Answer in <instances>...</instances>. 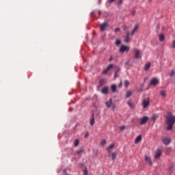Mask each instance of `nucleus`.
I'll return each instance as SVG.
<instances>
[{
    "mask_svg": "<svg viewBox=\"0 0 175 175\" xmlns=\"http://www.w3.org/2000/svg\"><path fill=\"white\" fill-rule=\"evenodd\" d=\"M157 28H159V25H157Z\"/></svg>",
    "mask_w": 175,
    "mask_h": 175,
    "instance_id": "09e8293b",
    "label": "nucleus"
},
{
    "mask_svg": "<svg viewBox=\"0 0 175 175\" xmlns=\"http://www.w3.org/2000/svg\"><path fill=\"white\" fill-rule=\"evenodd\" d=\"M140 92H142V90H140Z\"/></svg>",
    "mask_w": 175,
    "mask_h": 175,
    "instance_id": "3c124183",
    "label": "nucleus"
},
{
    "mask_svg": "<svg viewBox=\"0 0 175 175\" xmlns=\"http://www.w3.org/2000/svg\"><path fill=\"white\" fill-rule=\"evenodd\" d=\"M142 105L143 108L146 109V107H147L148 105H150V98H144L142 100Z\"/></svg>",
    "mask_w": 175,
    "mask_h": 175,
    "instance_id": "423d86ee",
    "label": "nucleus"
},
{
    "mask_svg": "<svg viewBox=\"0 0 175 175\" xmlns=\"http://www.w3.org/2000/svg\"><path fill=\"white\" fill-rule=\"evenodd\" d=\"M160 95H161V96H163V98H165V96H166V92H165V91H163V90H161V91L160 92Z\"/></svg>",
    "mask_w": 175,
    "mask_h": 175,
    "instance_id": "a878e982",
    "label": "nucleus"
},
{
    "mask_svg": "<svg viewBox=\"0 0 175 175\" xmlns=\"http://www.w3.org/2000/svg\"><path fill=\"white\" fill-rule=\"evenodd\" d=\"M109 154H108V157L109 158H111V161H116V158H117V152H108Z\"/></svg>",
    "mask_w": 175,
    "mask_h": 175,
    "instance_id": "0eeeda50",
    "label": "nucleus"
},
{
    "mask_svg": "<svg viewBox=\"0 0 175 175\" xmlns=\"http://www.w3.org/2000/svg\"><path fill=\"white\" fill-rule=\"evenodd\" d=\"M150 66H151V63L146 64L144 67V70H146V72H147V70H148V69H150Z\"/></svg>",
    "mask_w": 175,
    "mask_h": 175,
    "instance_id": "5701e85b",
    "label": "nucleus"
},
{
    "mask_svg": "<svg viewBox=\"0 0 175 175\" xmlns=\"http://www.w3.org/2000/svg\"><path fill=\"white\" fill-rule=\"evenodd\" d=\"M118 77V74L117 72H115L114 79H117Z\"/></svg>",
    "mask_w": 175,
    "mask_h": 175,
    "instance_id": "ea45409f",
    "label": "nucleus"
},
{
    "mask_svg": "<svg viewBox=\"0 0 175 175\" xmlns=\"http://www.w3.org/2000/svg\"><path fill=\"white\" fill-rule=\"evenodd\" d=\"M130 96H132V91L129 90L126 93L125 98H130Z\"/></svg>",
    "mask_w": 175,
    "mask_h": 175,
    "instance_id": "4be33fe9",
    "label": "nucleus"
},
{
    "mask_svg": "<svg viewBox=\"0 0 175 175\" xmlns=\"http://www.w3.org/2000/svg\"><path fill=\"white\" fill-rule=\"evenodd\" d=\"M121 85H122V82H120V83L119 84V87H121Z\"/></svg>",
    "mask_w": 175,
    "mask_h": 175,
    "instance_id": "c03bdc74",
    "label": "nucleus"
},
{
    "mask_svg": "<svg viewBox=\"0 0 175 175\" xmlns=\"http://www.w3.org/2000/svg\"><path fill=\"white\" fill-rule=\"evenodd\" d=\"M107 25H108L107 23H106V22L100 25V30L101 31V32H103V31H105V29H106Z\"/></svg>",
    "mask_w": 175,
    "mask_h": 175,
    "instance_id": "9b49d317",
    "label": "nucleus"
},
{
    "mask_svg": "<svg viewBox=\"0 0 175 175\" xmlns=\"http://www.w3.org/2000/svg\"><path fill=\"white\" fill-rule=\"evenodd\" d=\"M151 1H152V0H148V2H151Z\"/></svg>",
    "mask_w": 175,
    "mask_h": 175,
    "instance_id": "49530a36",
    "label": "nucleus"
},
{
    "mask_svg": "<svg viewBox=\"0 0 175 175\" xmlns=\"http://www.w3.org/2000/svg\"><path fill=\"white\" fill-rule=\"evenodd\" d=\"M142 57V53L139 49H134V59H140Z\"/></svg>",
    "mask_w": 175,
    "mask_h": 175,
    "instance_id": "20e7f679",
    "label": "nucleus"
},
{
    "mask_svg": "<svg viewBox=\"0 0 175 175\" xmlns=\"http://www.w3.org/2000/svg\"><path fill=\"white\" fill-rule=\"evenodd\" d=\"M161 155H162V151L161 149H157L154 155V159H159L161 158Z\"/></svg>",
    "mask_w": 175,
    "mask_h": 175,
    "instance_id": "1a4fd4ad",
    "label": "nucleus"
},
{
    "mask_svg": "<svg viewBox=\"0 0 175 175\" xmlns=\"http://www.w3.org/2000/svg\"><path fill=\"white\" fill-rule=\"evenodd\" d=\"M79 143H80V141L79 139H75L74 144L75 147H77V146H79Z\"/></svg>",
    "mask_w": 175,
    "mask_h": 175,
    "instance_id": "cd10ccee",
    "label": "nucleus"
},
{
    "mask_svg": "<svg viewBox=\"0 0 175 175\" xmlns=\"http://www.w3.org/2000/svg\"><path fill=\"white\" fill-rule=\"evenodd\" d=\"M108 3H113L114 2V0H107Z\"/></svg>",
    "mask_w": 175,
    "mask_h": 175,
    "instance_id": "58836bf2",
    "label": "nucleus"
},
{
    "mask_svg": "<svg viewBox=\"0 0 175 175\" xmlns=\"http://www.w3.org/2000/svg\"><path fill=\"white\" fill-rule=\"evenodd\" d=\"M172 49H175V40L172 41Z\"/></svg>",
    "mask_w": 175,
    "mask_h": 175,
    "instance_id": "f704fd0d",
    "label": "nucleus"
},
{
    "mask_svg": "<svg viewBox=\"0 0 175 175\" xmlns=\"http://www.w3.org/2000/svg\"><path fill=\"white\" fill-rule=\"evenodd\" d=\"M158 118V116L157 115H153L152 116V120H153V121H155V120H157Z\"/></svg>",
    "mask_w": 175,
    "mask_h": 175,
    "instance_id": "2f4dec72",
    "label": "nucleus"
},
{
    "mask_svg": "<svg viewBox=\"0 0 175 175\" xmlns=\"http://www.w3.org/2000/svg\"><path fill=\"white\" fill-rule=\"evenodd\" d=\"M159 42H163V40H165V35L159 34Z\"/></svg>",
    "mask_w": 175,
    "mask_h": 175,
    "instance_id": "412c9836",
    "label": "nucleus"
},
{
    "mask_svg": "<svg viewBox=\"0 0 175 175\" xmlns=\"http://www.w3.org/2000/svg\"><path fill=\"white\" fill-rule=\"evenodd\" d=\"M98 14H100V12H98Z\"/></svg>",
    "mask_w": 175,
    "mask_h": 175,
    "instance_id": "8fccbe9b",
    "label": "nucleus"
},
{
    "mask_svg": "<svg viewBox=\"0 0 175 175\" xmlns=\"http://www.w3.org/2000/svg\"><path fill=\"white\" fill-rule=\"evenodd\" d=\"M145 161H146V162H148L149 165H150V166H152V161H151V157L146 155L145 156Z\"/></svg>",
    "mask_w": 175,
    "mask_h": 175,
    "instance_id": "2eb2a0df",
    "label": "nucleus"
},
{
    "mask_svg": "<svg viewBox=\"0 0 175 175\" xmlns=\"http://www.w3.org/2000/svg\"><path fill=\"white\" fill-rule=\"evenodd\" d=\"M127 105H128V106H129L130 108L135 109V104H133V103H132V101L129 100L127 102Z\"/></svg>",
    "mask_w": 175,
    "mask_h": 175,
    "instance_id": "6ab92c4d",
    "label": "nucleus"
},
{
    "mask_svg": "<svg viewBox=\"0 0 175 175\" xmlns=\"http://www.w3.org/2000/svg\"><path fill=\"white\" fill-rule=\"evenodd\" d=\"M148 121V117L144 116L140 120V124L141 125H144Z\"/></svg>",
    "mask_w": 175,
    "mask_h": 175,
    "instance_id": "ddd939ff",
    "label": "nucleus"
},
{
    "mask_svg": "<svg viewBox=\"0 0 175 175\" xmlns=\"http://www.w3.org/2000/svg\"><path fill=\"white\" fill-rule=\"evenodd\" d=\"M114 144H110L107 148V151H108V152H111V148H114Z\"/></svg>",
    "mask_w": 175,
    "mask_h": 175,
    "instance_id": "aec40b11",
    "label": "nucleus"
},
{
    "mask_svg": "<svg viewBox=\"0 0 175 175\" xmlns=\"http://www.w3.org/2000/svg\"><path fill=\"white\" fill-rule=\"evenodd\" d=\"M138 28H139V25H135V26L131 33V36H133L135 35V32H136L137 31Z\"/></svg>",
    "mask_w": 175,
    "mask_h": 175,
    "instance_id": "4468645a",
    "label": "nucleus"
},
{
    "mask_svg": "<svg viewBox=\"0 0 175 175\" xmlns=\"http://www.w3.org/2000/svg\"><path fill=\"white\" fill-rule=\"evenodd\" d=\"M102 94H109V88L105 87L101 90Z\"/></svg>",
    "mask_w": 175,
    "mask_h": 175,
    "instance_id": "dca6fc26",
    "label": "nucleus"
},
{
    "mask_svg": "<svg viewBox=\"0 0 175 175\" xmlns=\"http://www.w3.org/2000/svg\"><path fill=\"white\" fill-rule=\"evenodd\" d=\"M173 167H174V165L173 164L170 165L169 170H172V169H173Z\"/></svg>",
    "mask_w": 175,
    "mask_h": 175,
    "instance_id": "72a5a7b5",
    "label": "nucleus"
},
{
    "mask_svg": "<svg viewBox=\"0 0 175 175\" xmlns=\"http://www.w3.org/2000/svg\"><path fill=\"white\" fill-rule=\"evenodd\" d=\"M85 137H88V134L85 135Z\"/></svg>",
    "mask_w": 175,
    "mask_h": 175,
    "instance_id": "a18cd8bd",
    "label": "nucleus"
},
{
    "mask_svg": "<svg viewBox=\"0 0 175 175\" xmlns=\"http://www.w3.org/2000/svg\"><path fill=\"white\" fill-rule=\"evenodd\" d=\"M109 61V62H111V61H113V56H110Z\"/></svg>",
    "mask_w": 175,
    "mask_h": 175,
    "instance_id": "79ce46f5",
    "label": "nucleus"
},
{
    "mask_svg": "<svg viewBox=\"0 0 175 175\" xmlns=\"http://www.w3.org/2000/svg\"><path fill=\"white\" fill-rule=\"evenodd\" d=\"M131 13L132 16H135V14H136V12L135 10H133V11H131Z\"/></svg>",
    "mask_w": 175,
    "mask_h": 175,
    "instance_id": "e433bc0d",
    "label": "nucleus"
},
{
    "mask_svg": "<svg viewBox=\"0 0 175 175\" xmlns=\"http://www.w3.org/2000/svg\"><path fill=\"white\" fill-rule=\"evenodd\" d=\"M112 92H116V90H117V86L116 85H112L111 87Z\"/></svg>",
    "mask_w": 175,
    "mask_h": 175,
    "instance_id": "b1692460",
    "label": "nucleus"
},
{
    "mask_svg": "<svg viewBox=\"0 0 175 175\" xmlns=\"http://www.w3.org/2000/svg\"><path fill=\"white\" fill-rule=\"evenodd\" d=\"M129 50H130L129 46L126 45H122L119 49V53H121L122 54H123V53H128Z\"/></svg>",
    "mask_w": 175,
    "mask_h": 175,
    "instance_id": "39448f33",
    "label": "nucleus"
},
{
    "mask_svg": "<svg viewBox=\"0 0 175 175\" xmlns=\"http://www.w3.org/2000/svg\"><path fill=\"white\" fill-rule=\"evenodd\" d=\"M115 44H116L117 46H120V44H121V40L116 39L115 41Z\"/></svg>",
    "mask_w": 175,
    "mask_h": 175,
    "instance_id": "393cba45",
    "label": "nucleus"
},
{
    "mask_svg": "<svg viewBox=\"0 0 175 175\" xmlns=\"http://www.w3.org/2000/svg\"><path fill=\"white\" fill-rule=\"evenodd\" d=\"M113 66H114L113 64H109L107 68L103 71V75H106V73H107V72H109V70L113 68Z\"/></svg>",
    "mask_w": 175,
    "mask_h": 175,
    "instance_id": "f8f14e48",
    "label": "nucleus"
},
{
    "mask_svg": "<svg viewBox=\"0 0 175 175\" xmlns=\"http://www.w3.org/2000/svg\"><path fill=\"white\" fill-rule=\"evenodd\" d=\"M123 28V31H125L126 35V37L124 38V42L125 43H129V35H131V33H129V27L126 26V25H124L122 27Z\"/></svg>",
    "mask_w": 175,
    "mask_h": 175,
    "instance_id": "f03ea898",
    "label": "nucleus"
},
{
    "mask_svg": "<svg viewBox=\"0 0 175 175\" xmlns=\"http://www.w3.org/2000/svg\"><path fill=\"white\" fill-rule=\"evenodd\" d=\"M105 105L107 109H110V107L112 110L116 109V104L113 103V98H109V100L105 103Z\"/></svg>",
    "mask_w": 175,
    "mask_h": 175,
    "instance_id": "7ed1b4c3",
    "label": "nucleus"
},
{
    "mask_svg": "<svg viewBox=\"0 0 175 175\" xmlns=\"http://www.w3.org/2000/svg\"><path fill=\"white\" fill-rule=\"evenodd\" d=\"M105 144H106V139H103L100 142V146H105Z\"/></svg>",
    "mask_w": 175,
    "mask_h": 175,
    "instance_id": "c85d7f7f",
    "label": "nucleus"
},
{
    "mask_svg": "<svg viewBox=\"0 0 175 175\" xmlns=\"http://www.w3.org/2000/svg\"><path fill=\"white\" fill-rule=\"evenodd\" d=\"M166 120H167V131H172L173 129V125H174L175 123V116H173V113L172 112L167 113V116H165Z\"/></svg>",
    "mask_w": 175,
    "mask_h": 175,
    "instance_id": "f257e3e1",
    "label": "nucleus"
},
{
    "mask_svg": "<svg viewBox=\"0 0 175 175\" xmlns=\"http://www.w3.org/2000/svg\"><path fill=\"white\" fill-rule=\"evenodd\" d=\"M120 68H118V70H116L115 72L118 75V73H120Z\"/></svg>",
    "mask_w": 175,
    "mask_h": 175,
    "instance_id": "37998d69",
    "label": "nucleus"
},
{
    "mask_svg": "<svg viewBox=\"0 0 175 175\" xmlns=\"http://www.w3.org/2000/svg\"><path fill=\"white\" fill-rule=\"evenodd\" d=\"M83 152V148H80L78 150H77L76 153L77 154H81Z\"/></svg>",
    "mask_w": 175,
    "mask_h": 175,
    "instance_id": "c756f323",
    "label": "nucleus"
},
{
    "mask_svg": "<svg viewBox=\"0 0 175 175\" xmlns=\"http://www.w3.org/2000/svg\"><path fill=\"white\" fill-rule=\"evenodd\" d=\"M129 81H124V86L126 88V87H129Z\"/></svg>",
    "mask_w": 175,
    "mask_h": 175,
    "instance_id": "473e14b6",
    "label": "nucleus"
},
{
    "mask_svg": "<svg viewBox=\"0 0 175 175\" xmlns=\"http://www.w3.org/2000/svg\"><path fill=\"white\" fill-rule=\"evenodd\" d=\"M83 175H88V170L87 169H85L83 170Z\"/></svg>",
    "mask_w": 175,
    "mask_h": 175,
    "instance_id": "7c9ffc66",
    "label": "nucleus"
},
{
    "mask_svg": "<svg viewBox=\"0 0 175 175\" xmlns=\"http://www.w3.org/2000/svg\"><path fill=\"white\" fill-rule=\"evenodd\" d=\"M157 84H159V79L157 78H152L150 81V85H157Z\"/></svg>",
    "mask_w": 175,
    "mask_h": 175,
    "instance_id": "6e6552de",
    "label": "nucleus"
},
{
    "mask_svg": "<svg viewBox=\"0 0 175 175\" xmlns=\"http://www.w3.org/2000/svg\"><path fill=\"white\" fill-rule=\"evenodd\" d=\"M175 75V71L174 70H172L170 73V77H173V76Z\"/></svg>",
    "mask_w": 175,
    "mask_h": 175,
    "instance_id": "bb28decb",
    "label": "nucleus"
},
{
    "mask_svg": "<svg viewBox=\"0 0 175 175\" xmlns=\"http://www.w3.org/2000/svg\"><path fill=\"white\" fill-rule=\"evenodd\" d=\"M120 131H124V129H125V126H121L120 127Z\"/></svg>",
    "mask_w": 175,
    "mask_h": 175,
    "instance_id": "c9c22d12",
    "label": "nucleus"
},
{
    "mask_svg": "<svg viewBox=\"0 0 175 175\" xmlns=\"http://www.w3.org/2000/svg\"><path fill=\"white\" fill-rule=\"evenodd\" d=\"M94 124H95V118H94V113H92V119L90 121V124L92 126H94Z\"/></svg>",
    "mask_w": 175,
    "mask_h": 175,
    "instance_id": "a211bd4d",
    "label": "nucleus"
},
{
    "mask_svg": "<svg viewBox=\"0 0 175 175\" xmlns=\"http://www.w3.org/2000/svg\"><path fill=\"white\" fill-rule=\"evenodd\" d=\"M162 142L163 144L167 146L168 144H170V142H172V140L169 137H164L163 138Z\"/></svg>",
    "mask_w": 175,
    "mask_h": 175,
    "instance_id": "9d476101",
    "label": "nucleus"
},
{
    "mask_svg": "<svg viewBox=\"0 0 175 175\" xmlns=\"http://www.w3.org/2000/svg\"><path fill=\"white\" fill-rule=\"evenodd\" d=\"M147 79H148V78H145L144 80L146 81V80H147Z\"/></svg>",
    "mask_w": 175,
    "mask_h": 175,
    "instance_id": "de8ad7c7",
    "label": "nucleus"
},
{
    "mask_svg": "<svg viewBox=\"0 0 175 175\" xmlns=\"http://www.w3.org/2000/svg\"><path fill=\"white\" fill-rule=\"evenodd\" d=\"M115 32H120V28H116L115 29Z\"/></svg>",
    "mask_w": 175,
    "mask_h": 175,
    "instance_id": "a19ab883",
    "label": "nucleus"
},
{
    "mask_svg": "<svg viewBox=\"0 0 175 175\" xmlns=\"http://www.w3.org/2000/svg\"><path fill=\"white\" fill-rule=\"evenodd\" d=\"M140 142H142V135H138L135 139V143L137 144V143H140Z\"/></svg>",
    "mask_w": 175,
    "mask_h": 175,
    "instance_id": "f3484780",
    "label": "nucleus"
},
{
    "mask_svg": "<svg viewBox=\"0 0 175 175\" xmlns=\"http://www.w3.org/2000/svg\"><path fill=\"white\" fill-rule=\"evenodd\" d=\"M122 3V0L118 1V5H121Z\"/></svg>",
    "mask_w": 175,
    "mask_h": 175,
    "instance_id": "4c0bfd02",
    "label": "nucleus"
}]
</instances>
